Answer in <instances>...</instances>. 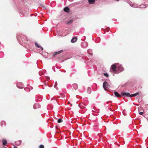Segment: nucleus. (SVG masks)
I'll return each mask as SVG.
<instances>
[{"label":"nucleus","instance_id":"cd10ccee","mask_svg":"<svg viewBox=\"0 0 148 148\" xmlns=\"http://www.w3.org/2000/svg\"><path fill=\"white\" fill-rule=\"evenodd\" d=\"M57 86V82H55V84L54 86V87L55 88H56Z\"/></svg>","mask_w":148,"mask_h":148},{"label":"nucleus","instance_id":"20e7f679","mask_svg":"<svg viewBox=\"0 0 148 148\" xmlns=\"http://www.w3.org/2000/svg\"><path fill=\"white\" fill-rule=\"evenodd\" d=\"M17 87L20 89H22L24 87L23 84L21 82L18 83L16 84Z\"/></svg>","mask_w":148,"mask_h":148},{"label":"nucleus","instance_id":"c85d7f7f","mask_svg":"<svg viewBox=\"0 0 148 148\" xmlns=\"http://www.w3.org/2000/svg\"><path fill=\"white\" fill-rule=\"evenodd\" d=\"M40 48V49H41L42 50H43V48L42 47H41V46H40V47H39Z\"/></svg>","mask_w":148,"mask_h":148},{"label":"nucleus","instance_id":"6e6552de","mask_svg":"<svg viewBox=\"0 0 148 148\" xmlns=\"http://www.w3.org/2000/svg\"><path fill=\"white\" fill-rule=\"evenodd\" d=\"M121 94L123 96H125L128 97H130V94L129 93L122 92Z\"/></svg>","mask_w":148,"mask_h":148},{"label":"nucleus","instance_id":"393cba45","mask_svg":"<svg viewBox=\"0 0 148 148\" xmlns=\"http://www.w3.org/2000/svg\"><path fill=\"white\" fill-rule=\"evenodd\" d=\"M141 8H146V5H140Z\"/></svg>","mask_w":148,"mask_h":148},{"label":"nucleus","instance_id":"b1692460","mask_svg":"<svg viewBox=\"0 0 148 148\" xmlns=\"http://www.w3.org/2000/svg\"><path fill=\"white\" fill-rule=\"evenodd\" d=\"M35 45L38 48H39L40 47V46L36 42H35Z\"/></svg>","mask_w":148,"mask_h":148},{"label":"nucleus","instance_id":"dca6fc26","mask_svg":"<svg viewBox=\"0 0 148 148\" xmlns=\"http://www.w3.org/2000/svg\"><path fill=\"white\" fill-rule=\"evenodd\" d=\"M139 92H136L134 94H132L130 95V97H135L139 94Z\"/></svg>","mask_w":148,"mask_h":148},{"label":"nucleus","instance_id":"ddd939ff","mask_svg":"<svg viewBox=\"0 0 148 148\" xmlns=\"http://www.w3.org/2000/svg\"><path fill=\"white\" fill-rule=\"evenodd\" d=\"M87 52L90 55H92V50L91 49H88L87 50Z\"/></svg>","mask_w":148,"mask_h":148},{"label":"nucleus","instance_id":"0eeeda50","mask_svg":"<svg viewBox=\"0 0 148 148\" xmlns=\"http://www.w3.org/2000/svg\"><path fill=\"white\" fill-rule=\"evenodd\" d=\"M62 51H63V50H61L59 51L55 52L53 54L52 56L53 57H55V56L57 54H59V53H61Z\"/></svg>","mask_w":148,"mask_h":148},{"label":"nucleus","instance_id":"a211bd4d","mask_svg":"<svg viewBox=\"0 0 148 148\" xmlns=\"http://www.w3.org/2000/svg\"><path fill=\"white\" fill-rule=\"evenodd\" d=\"M89 3L90 4H93L95 3V0H88Z\"/></svg>","mask_w":148,"mask_h":148},{"label":"nucleus","instance_id":"4468645a","mask_svg":"<svg viewBox=\"0 0 148 148\" xmlns=\"http://www.w3.org/2000/svg\"><path fill=\"white\" fill-rule=\"evenodd\" d=\"M114 94L117 97H120L121 96V95L117 92H115Z\"/></svg>","mask_w":148,"mask_h":148},{"label":"nucleus","instance_id":"5701e85b","mask_svg":"<svg viewBox=\"0 0 148 148\" xmlns=\"http://www.w3.org/2000/svg\"><path fill=\"white\" fill-rule=\"evenodd\" d=\"M73 22V21L72 20H71L68 22L67 23V24L69 25V24H70L71 23H72Z\"/></svg>","mask_w":148,"mask_h":148},{"label":"nucleus","instance_id":"a878e982","mask_svg":"<svg viewBox=\"0 0 148 148\" xmlns=\"http://www.w3.org/2000/svg\"><path fill=\"white\" fill-rule=\"evenodd\" d=\"M104 75L106 77H108L109 76V75L107 73H104Z\"/></svg>","mask_w":148,"mask_h":148},{"label":"nucleus","instance_id":"f8f14e48","mask_svg":"<svg viewBox=\"0 0 148 148\" xmlns=\"http://www.w3.org/2000/svg\"><path fill=\"white\" fill-rule=\"evenodd\" d=\"M69 8L68 7H65L64 9V11L68 12L69 11Z\"/></svg>","mask_w":148,"mask_h":148},{"label":"nucleus","instance_id":"1a4fd4ad","mask_svg":"<svg viewBox=\"0 0 148 148\" xmlns=\"http://www.w3.org/2000/svg\"><path fill=\"white\" fill-rule=\"evenodd\" d=\"M108 84L105 81L103 82V88L105 90H106V87L108 86Z\"/></svg>","mask_w":148,"mask_h":148},{"label":"nucleus","instance_id":"f3484780","mask_svg":"<svg viewBox=\"0 0 148 148\" xmlns=\"http://www.w3.org/2000/svg\"><path fill=\"white\" fill-rule=\"evenodd\" d=\"M73 87L75 90H76L78 88V85L76 84H73Z\"/></svg>","mask_w":148,"mask_h":148},{"label":"nucleus","instance_id":"2eb2a0df","mask_svg":"<svg viewBox=\"0 0 148 148\" xmlns=\"http://www.w3.org/2000/svg\"><path fill=\"white\" fill-rule=\"evenodd\" d=\"M2 143L3 146H5L7 143L6 140L5 139L2 140Z\"/></svg>","mask_w":148,"mask_h":148},{"label":"nucleus","instance_id":"2f4dec72","mask_svg":"<svg viewBox=\"0 0 148 148\" xmlns=\"http://www.w3.org/2000/svg\"><path fill=\"white\" fill-rule=\"evenodd\" d=\"M14 148H16V147H14Z\"/></svg>","mask_w":148,"mask_h":148},{"label":"nucleus","instance_id":"f704fd0d","mask_svg":"<svg viewBox=\"0 0 148 148\" xmlns=\"http://www.w3.org/2000/svg\"><path fill=\"white\" fill-rule=\"evenodd\" d=\"M116 0V1H119V0Z\"/></svg>","mask_w":148,"mask_h":148},{"label":"nucleus","instance_id":"39448f33","mask_svg":"<svg viewBox=\"0 0 148 148\" xmlns=\"http://www.w3.org/2000/svg\"><path fill=\"white\" fill-rule=\"evenodd\" d=\"M129 4L132 7L136 8H138V6H139L138 5L134 3H132L131 2L130 3L129 2Z\"/></svg>","mask_w":148,"mask_h":148},{"label":"nucleus","instance_id":"7c9ffc66","mask_svg":"<svg viewBox=\"0 0 148 148\" xmlns=\"http://www.w3.org/2000/svg\"><path fill=\"white\" fill-rule=\"evenodd\" d=\"M77 56H76V58H77Z\"/></svg>","mask_w":148,"mask_h":148},{"label":"nucleus","instance_id":"aec40b11","mask_svg":"<svg viewBox=\"0 0 148 148\" xmlns=\"http://www.w3.org/2000/svg\"><path fill=\"white\" fill-rule=\"evenodd\" d=\"M5 122L4 121H2L1 123V126H3V125H5Z\"/></svg>","mask_w":148,"mask_h":148},{"label":"nucleus","instance_id":"f03ea898","mask_svg":"<svg viewBox=\"0 0 148 148\" xmlns=\"http://www.w3.org/2000/svg\"><path fill=\"white\" fill-rule=\"evenodd\" d=\"M17 38L19 43L21 45L23 44V42L27 43L28 41V39L25 36L22 34L17 36Z\"/></svg>","mask_w":148,"mask_h":148},{"label":"nucleus","instance_id":"f257e3e1","mask_svg":"<svg viewBox=\"0 0 148 148\" xmlns=\"http://www.w3.org/2000/svg\"><path fill=\"white\" fill-rule=\"evenodd\" d=\"M111 69L112 70L113 72L116 73H118L123 71L124 69L121 65L119 63H116L112 65L111 66Z\"/></svg>","mask_w":148,"mask_h":148},{"label":"nucleus","instance_id":"412c9836","mask_svg":"<svg viewBox=\"0 0 148 148\" xmlns=\"http://www.w3.org/2000/svg\"><path fill=\"white\" fill-rule=\"evenodd\" d=\"M141 109V108L139 107L138 108V111H139V113L140 115H142L143 114V112H140V109Z\"/></svg>","mask_w":148,"mask_h":148},{"label":"nucleus","instance_id":"72a5a7b5","mask_svg":"<svg viewBox=\"0 0 148 148\" xmlns=\"http://www.w3.org/2000/svg\"><path fill=\"white\" fill-rule=\"evenodd\" d=\"M70 103V102H68V103Z\"/></svg>","mask_w":148,"mask_h":148},{"label":"nucleus","instance_id":"6ab92c4d","mask_svg":"<svg viewBox=\"0 0 148 148\" xmlns=\"http://www.w3.org/2000/svg\"><path fill=\"white\" fill-rule=\"evenodd\" d=\"M91 92V89L90 87H88L87 88V92L88 94H90Z\"/></svg>","mask_w":148,"mask_h":148},{"label":"nucleus","instance_id":"c756f323","mask_svg":"<svg viewBox=\"0 0 148 148\" xmlns=\"http://www.w3.org/2000/svg\"><path fill=\"white\" fill-rule=\"evenodd\" d=\"M48 79H50V78L49 77H48V78H47Z\"/></svg>","mask_w":148,"mask_h":148},{"label":"nucleus","instance_id":"9b49d317","mask_svg":"<svg viewBox=\"0 0 148 148\" xmlns=\"http://www.w3.org/2000/svg\"><path fill=\"white\" fill-rule=\"evenodd\" d=\"M21 143V140H19L15 142V144L17 146H19L20 145Z\"/></svg>","mask_w":148,"mask_h":148},{"label":"nucleus","instance_id":"c9c22d12","mask_svg":"<svg viewBox=\"0 0 148 148\" xmlns=\"http://www.w3.org/2000/svg\"><path fill=\"white\" fill-rule=\"evenodd\" d=\"M5 148H7V147H5Z\"/></svg>","mask_w":148,"mask_h":148},{"label":"nucleus","instance_id":"bb28decb","mask_svg":"<svg viewBox=\"0 0 148 148\" xmlns=\"http://www.w3.org/2000/svg\"><path fill=\"white\" fill-rule=\"evenodd\" d=\"M39 148H44V146L43 145H41L39 146Z\"/></svg>","mask_w":148,"mask_h":148},{"label":"nucleus","instance_id":"7ed1b4c3","mask_svg":"<svg viewBox=\"0 0 148 148\" xmlns=\"http://www.w3.org/2000/svg\"><path fill=\"white\" fill-rule=\"evenodd\" d=\"M88 43L86 42H83L81 44L82 47L84 48H86L88 46Z\"/></svg>","mask_w":148,"mask_h":148},{"label":"nucleus","instance_id":"9d476101","mask_svg":"<svg viewBox=\"0 0 148 148\" xmlns=\"http://www.w3.org/2000/svg\"><path fill=\"white\" fill-rule=\"evenodd\" d=\"M77 40V38L76 37H74L72 38L71 40V42L72 43H74L76 42Z\"/></svg>","mask_w":148,"mask_h":148},{"label":"nucleus","instance_id":"423d86ee","mask_svg":"<svg viewBox=\"0 0 148 148\" xmlns=\"http://www.w3.org/2000/svg\"><path fill=\"white\" fill-rule=\"evenodd\" d=\"M40 107V105L38 103H35L33 106V108L34 109H36Z\"/></svg>","mask_w":148,"mask_h":148},{"label":"nucleus","instance_id":"4be33fe9","mask_svg":"<svg viewBox=\"0 0 148 148\" xmlns=\"http://www.w3.org/2000/svg\"><path fill=\"white\" fill-rule=\"evenodd\" d=\"M57 121L58 123H60L62 122V119L60 118Z\"/></svg>","mask_w":148,"mask_h":148},{"label":"nucleus","instance_id":"e433bc0d","mask_svg":"<svg viewBox=\"0 0 148 148\" xmlns=\"http://www.w3.org/2000/svg\"><path fill=\"white\" fill-rule=\"evenodd\" d=\"M147 148H148V147H147Z\"/></svg>","mask_w":148,"mask_h":148},{"label":"nucleus","instance_id":"473e14b6","mask_svg":"<svg viewBox=\"0 0 148 148\" xmlns=\"http://www.w3.org/2000/svg\"><path fill=\"white\" fill-rule=\"evenodd\" d=\"M58 88H56V89H57V90H58Z\"/></svg>","mask_w":148,"mask_h":148}]
</instances>
